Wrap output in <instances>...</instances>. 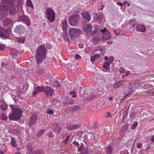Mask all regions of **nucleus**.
<instances>
[{
    "label": "nucleus",
    "mask_w": 154,
    "mask_h": 154,
    "mask_svg": "<svg viewBox=\"0 0 154 154\" xmlns=\"http://www.w3.org/2000/svg\"><path fill=\"white\" fill-rule=\"evenodd\" d=\"M0 117H1V119L3 120H6L8 118L6 115L4 113H1L0 114Z\"/></svg>",
    "instance_id": "29"
},
{
    "label": "nucleus",
    "mask_w": 154,
    "mask_h": 154,
    "mask_svg": "<svg viewBox=\"0 0 154 154\" xmlns=\"http://www.w3.org/2000/svg\"><path fill=\"white\" fill-rule=\"evenodd\" d=\"M55 132L59 133H60L61 131V129L59 126L58 125H56V128L53 129Z\"/></svg>",
    "instance_id": "31"
},
{
    "label": "nucleus",
    "mask_w": 154,
    "mask_h": 154,
    "mask_svg": "<svg viewBox=\"0 0 154 154\" xmlns=\"http://www.w3.org/2000/svg\"><path fill=\"white\" fill-rule=\"evenodd\" d=\"M46 49L43 45H40L37 49L35 58L37 63L39 64L41 63L43 60L45 58Z\"/></svg>",
    "instance_id": "2"
},
{
    "label": "nucleus",
    "mask_w": 154,
    "mask_h": 154,
    "mask_svg": "<svg viewBox=\"0 0 154 154\" xmlns=\"http://www.w3.org/2000/svg\"><path fill=\"white\" fill-rule=\"evenodd\" d=\"M110 116H111V115H110V113L109 112H107V115L106 116V118H107L109 117Z\"/></svg>",
    "instance_id": "64"
},
{
    "label": "nucleus",
    "mask_w": 154,
    "mask_h": 154,
    "mask_svg": "<svg viewBox=\"0 0 154 154\" xmlns=\"http://www.w3.org/2000/svg\"><path fill=\"white\" fill-rule=\"evenodd\" d=\"M70 94L72 95L71 97L73 98L75 97L76 96V94L74 91H71L70 92Z\"/></svg>",
    "instance_id": "41"
},
{
    "label": "nucleus",
    "mask_w": 154,
    "mask_h": 154,
    "mask_svg": "<svg viewBox=\"0 0 154 154\" xmlns=\"http://www.w3.org/2000/svg\"><path fill=\"white\" fill-rule=\"evenodd\" d=\"M16 40L19 43H23L25 41V38L24 37L22 38H17Z\"/></svg>",
    "instance_id": "34"
},
{
    "label": "nucleus",
    "mask_w": 154,
    "mask_h": 154,
    "mask_svg": "<svg viewBox=\"0 0 154 154\" xmlns=\"http://www.w3.org/2000/svg\"><path fill=\"white\" fill-rule=\"evenodd\" d=\"M137 30L139 31L144 32L146 30L145 26L140 24H138L136 27Z\"/></svg>",
    "instance_id": "20"
},
{
    "label": "nucleus",
    "mask_w": 154,
    "mask_h": 154,
    "mask_svg": "<svg viewBox=\"0 0 154 154\" xmlns=\"http://www.w3.org/2000/svg\"><path fill=\"white\" fill-rule=\"evenodd\" d=\"M80 16L77 14H72L68 18L69 23L72 26H75L80 19Z\"/></svg>",
    "instance_id": "6"
},
{
    "label": "nucleus",
    "mask_w": 154,
    "mask_h": 154,
    "mask_svg": "<svg viewBox=\"0 0 154 154\" xmlns=\"http://www.w3.org/2000/svg\"><path fill=\"white\" fill-rule=\"evenodd\" d=\"M26 154H43V151L41 149L37 150L33 152L31 144L28 143L26 147Z\"/></svg>",
    "instance_id": "7"
},
{
    "label": "nucleus",
    "mask_w": 154,
    "mask_h": 154,
    "mask_svg": "<svg viewBox=\"0 0 154 154\" xmlns=\"http://www.w3.org/2000/svg\"><path fill=\"white\" fill-rule=\"evenodd\" d=\"M26 5L28 6L31 8L32 9H33V6L31 0H27Z\"/></svg>",
    "instance_id": "30"
},
{
    "label": "nucleus",
    "mask_w": 154,
    "mask_h": 154,
    "mask_svg": "<svg viewBox=\"0 0 154 154\" xmlns=\"http://www.w3.org/2000/svg\"><path fill=\"white\" fill-rule=\"evenodd\" d=\"M137 122H135L131 126V129H134L137 126Z\"/></svg>",
    "instance_id": "42"
},
{
    "label": "nucleus",
    "mask_w": 154,
    "mask_h": 154,
    "mask_svg": "<svg viewBox=\"0 0 154 154\" xmlns=\"http://www.w3.org/2000/svg\"><path fill=\"white\" fill-rule=\"evenodd\" d=\"M18 20L19 22H23L26 24L27 26L30 25V20L28 17L25 15H23L18 17Z\"/></svg>",
    "instance_id": "10"
},
{
    "label": "nucleus",
    "mask_w": 154,
    "mask_h": 154,
    "mask_svg": "<svg viewBox=\"0 0 154 154\" xmlns=\"http://www.w3.org/2000/svg\"><path fill=\"white\" fill-rule=\"evenodd\" d=\"M70 138V136H68L66 137V138L63 140V142L65 144H66L67 142L68 141V140H69V139Z\"/></svg>",
    "instance_id": "43"
},
{
    "label": "nucleus",
    "mask_w": 154,
    "mask_h": 154,
    "mask_svg": "<svg viewBox=\"0 0 154 154\" xmlns=\"http://www.w3.org/2000/svg\"><path fill=\"white\" fill-rule=\"evenodd\" d=\"M91 24H85L83 25L82 29L87 34L91 33Z\"/></svg>",
    "instance_id": "14"
},
{
    "label": "nucleus",
    "mask_w": 154,
    "mask_h": 154,
    "mask_svg": "<svg viewBox=\"0 0 154 154\" xmlns=\"http://www.w3.org/2000/svg\"><path fill=\"white\" fill-rule=\"evenodd\" d=\"M142 144L140 143H138L137 144V148H140L142 147Z\"/></svg>",
    "instance_id": "54"
},
{
    "label": "nucleus",
    "mask_w": 154,
    "mask_h": 154,
    "mask_svg": "<svg viewBox=\"0 0 154 154\" xmlns=\"http://www.w3.org/2000/svg\"><path fill=\"white\" fill-rule=\"evenodd\" d=\"M15 10L14 7H12L11 9H9V13L10 14L13 15L15 13Z\"/></svg>",
    "instance_id": "36"
},
{
    "label": "nucleus",
    "mask_w": 154,
    "mask_h": 154,
    "mask_svg": "<svg viewBox=\"0 0 154 154\" xmlns=\"http://www.w3.org/2000/svg\"><path fill=\"white\" fill-rule=\"evenodd\" d=\"M7 108V107L6 106H2L1 107V108L4 111L6 110Z\"/></svg>",
    "instance_id": "56"
},
{
    "label": "nucleus",
    "mask_w": 154,
    "mask_h": 154,
    "mask_svg": "<svg viewBox=\"0 0 154 154\" xmlns=\"http://www.w3.org/2000/svg\"><path fill=\"white\" fill-rule=\"evenodd\" d=\"M144 84V83L143 82H140L139 83H137V86L140 88H144L145 87L144 86V85H143Z\"/></svg>",
    "instance_id": "35"
},
{
    "label": "nucleus",
    "mask_w": 154,
    "mask_h": 154,
    "mask_svg": "<svg viewBox=\"0 0 154 154\" xmlns=\"http://www.w3.org/2000/svg\"><path fill=\"white\" fill-rule=\"evenodd\" d=\"M94 97V95H89L88 96V98L90 99H92L93 97Z\"/></svg>",
    "instance_id": "58"
},
{
    "label": "nucleus",
    "mask_w": 154,
    "mask_h": 154,
    "mask_svg": "<svg viewBox=\"0 0 154 154\" xmlns=\"http://www.w3.org/2000/svg\"><path fill=\"white\" fill-rule=\"evenodd\" d=\"M4 30L0 33V37L4 39H9L11 31L10 30L5 29H4Z\"/></svg>",
    "instance_id": "11"
},
{
    "label": "nucleus",
    "mask_w": 154,
    "mask_h": 154,
    "mask_svg": "<svg viewBox=\"0 0 154 154\" xmlns=\"http://www.w3.org/2000/svg\"><path fill=\"white\" fill-rule=\"evenodd\" d=\"M36 119V117L35 115H34L32 116L30 119V123L29 125L31 126L35 122Z\"/></svg>",
    "instance_id": "22"
},
{
    "label": "nucleus",
    "mask_w": 154,
    "mask_h": 154,
    "mask_svg": "<svg viewBox=\"0 0 154 154\" xmlns=\"http://www.w3.org/2000/svg\"><path fill=\"white\" fill-rule=\"evenodd\" d=\"M127 96H126V94L125 95L122 97V98L121 99V100L123 101V100L126 97H127Z\"/></svg>",
    "instance_id": "62"
},
{
    "label": "nucleus",
    "mask_w": 154,
    "mask_h": 154,
    "mask_svg": "<svg viewBox=\"0 0 154 154\" xmlns=\"http://www.w3.org/2000/svg\"><path fill=\"white\" fill-rule=\"evenodd\" d=\"M67 103L72 104L73 103L74 100L73 99H68L66 101Z\"/></svg>",
    "instance_id": "44"
},
{
    "label": "nucleus",
    "mask_w": 154,
    "mask_h": 154,
    "mask_svg": "<svg viewBox=\"0 0 154 154\" xmlns=\"http://www.w3.org/2000/svg\"><path fill=\"white\" fill-rule=\"evenodd\" d=\"M46 112L49 115H51L53 113L54 111L53 110L49 108H48L46 110Z\"/></svg>",
    "instance_id": "37"
},
{
    "label": "nucleus",
    "mask_w": 154,
    "mask_h": 154,
    "mask_svg": "<svg viewBox=\"0 0 154 154\" xmlns=\"http://www.w3.org/2000/svg\"><path fill=\"white\" fill-rule=\"evenodd\" d=\"M45 13L49 21L52 23L55 20V14L54 11L51 8H48L45 11Z\"/></svg>",
    "instance_id": "4"
},
{
    "label": "nucleus",
    "mask_w": 154,
    "mask_h": 154,
    "mask_svg": "<svg viewBox=\"0 0 154 154\" xmlns=\"http://www.w3.org/2000/svg\"><path fill=\"white\" fill-rule=\"evenodd\" d=\"M125 70L124 68L122 67L120 68L119 69V72L121 73H123L125 72Z\"/></svg>",
    "instance_id": "46"
},
{
    "label": "nucleus",
    "mask_w": 154,
    "mask_h": 154,
    "mask_svg": "<svg viewBox=\"0 0 154 154\" xmlns=\"http://www.w3.org/2000/svg\"><path fill=\"white\" fill-rule=\"evenodd\" d=\"M135 91V90H131L129 91L126 94V96H129V95L131 94H132L134 91Z\"/></svg>",
    "instance_id": "49"
},
{
    "label": "nucleus",
    "mask_w": 154,
    "mask_h": 154,
    "mask_svg": "<svg viewBox=\"0 0 154 154\" xmlns=\"http://www.w3.org/2000/svg\"><path fill=\"white\" fill-rule=\"evenodd\" d=\"M55 86L56 87H59L60 86V85L57 81H56L55 82Z\"/></svg>",
    "instance_id": "52"
},
{
    "label": "nucleus",
    "mask_w": 154,
    "mask_h": 154,
    "mask_svg": "<svg viewBox=\"0 0 154 154\" xmlns=\"http://www.w3.org/2000/svg\"><path fill=\"white\" fill-rule=\"evenodd\" d=\"M117 4L119 5L121 7H122V4L120 2H117Z\"/></svg>",
    "instance_id": "60"
},
{
    "label": "nucleus",
    "mask_w": 154,
    "mask_h": 154,
    "mask_svg": "<svg viewBox=\"0 0 154 154\" xmlns=\"http://www.w3.org/2000/svg\"><path fill=\"white\" fill-rule=\"evenodd\" d=\"M113 148L109 145L106 147V154H112Z\"/></svg>",
    "instance_id": "23"
},
{
    "label": "nucleus",
    "mask_w": 154,
    "mask_h": 154,
    "mask_svg": "<svg viewBox=\"0 0 154 154\" xmlns=\"http://www.w3.org/2000/svg\"><path fill=\"white\" fill-rule=\"evenodd\" d=\"M81 15L83 19H85L87 22L90 21L91 16L90 13L88 11H85L82 12Z\"/></svg>",
    "instance_id": "13"
},
{
    "label": "nucleus",
    "mask_w": 154,
    "mask_h": 154,
    "mask_svg": "<svg viewBox=\"0 0 154 154\" xmlns=\"http://www.w3.org/2000/svg\"><path fill=\"white\" fill-rule=\"evenodd\" d=\"M2 66V70L3 72L6 73V75L9 74L11 68L10 65L5 62H2L1 64Z\"/></svg>",
    "instance_id": "8"
},
{
    "label": "nucleus",
    "mask_w": 154,
    "mask_h": 154,
    "mask_svg": "<svg viewBox=\"0 0 154 154\" xmlns=\"http://www.w3.org/2000/svg\"><path fill=\"white\" fill-rule=\"evenodd\" d=\"M64 33H63V38L67 42H69V39L68 37V35L67 31H63Z\"/></svg>",
    "instance_id": "25"
},
{
    "label": "nucleus",
    "mask_w": 154,
    "mask_h": 154,
    "mask_svg": "<svg viewBox=\"0 0 154 154\" xmlns=\"http://www.w3.org/2000/svg\"><path fill=\"white\" fill-rule=\"evenodd\" d=\"M11 143L13 146L15 147L17 149V145L16 143V140L14 138H11Z\"/></svg>",
    "instance_id": "28"
},
{
    "label": "nucleus",
    "mask_w": 154,
    "mask_h": 154,
    "mask_svg": "<svg viewBox=\"0 0 154 154\" xmlns=\"http://www.w3.org/2000/svg\"><path fill=\"white\" fill-rule=\"evenodd\" d=\"M44 87V91L46 95L47 96H51L54 92L53 90L51 88L48 86H46Z\"/></svg>",
    "instance_id": "15"
},
{
    "label": "nucleus",
    "mask_w": 154,
    "mask_h": 154,
    "mask_svg": "<svg viewBox=\"0 0 154 154\" xmlns=\"http://www.w3.org/2000/svg\"><path fill=\"white\" fill-rule=\"evenodd\" d=\"M12 22V20L11 18H7L4 23V25L5 26H8L11 24Z\"/></svg>",
    "instance_id": "26"
},
{
    "label": "nucleus",
    "mask_w": 154,
    "mask_h": 154,
    "mask_svg": "<svg viewBox=\"0 0 154 154\" xmlns=\"http://www.w3.org/2000/svg\"><path fill=\"white\" fill-rule=\"evenodd\" d=\"M135 114L134 113H132L130 115L131 118L132 119H134Z\"/></svg>",
    "instance_id": "50"
},
{
    "label": "nucleus",
    "mask_w": 154,
    "mask_h": 154,
    "mask_svg": "<svg viewBox=\"0 0 154 154\" xmlns=\"http://www.w3.org/2000/svg\"><path fill=\"white\" fill-rule=\"evenodd\" d=\"M100 51L101 52L102 51L103 52L104 51V49L102 46H98L95 49V51Z\"/></svg>",
    "instance_id": "33"
},
{
    "label": "nucleus",
    "mask_w": 154,
    "mask_h": 154,
    "mask_svg": "<svg viewBox=\"0 0 154 154\" xmlns=\"http://www.w3.org/2000/svg\"><path fill=\"white\" fill-rule=\"evenodd\" d=\"M17 0H2L1 4L0 5V11H8L9 4L13 5V3L16 2Z\"/></svg>",
    "instance_id": "3"
},
{
    "label": "nucleus",
    "mask_w": 154,
    "mask_h": 154,
    "mask_svg": "<svg viewBox=\"0 0 154 154\" xmlns=\"http://www.w3.org/2000/svg\"><path fill=\"white\" fill-rule=\"evenodd\" d=\"M28 87L29 85L27 83L20 84L19 86V91L22 93H24L27 91Z\"/></svg>",
    "instance_id": "12"
},
{
    "label": "nucleus",
    "mask_w": 154,
    "mask_h": 154,
    "mask_svg": "<svg viewBox=\"0 0 154 154\" xmlns=\"http://www.w3.org/2000/svg\"><path fill=\"white\" fill-rule=\"evenodd\" d=\"M137 83L136 82H134V85H133V89L134 88H137L138 87L137 86Z\"/></svg>",
    "instance_id": "55"
},
{
    "label": "nucleus",
    "mask_w": 154,
    "mask_h": 154,
    "mask_svg": "<svg viewBox=\"0 0 154 154\" xmlns=\"http://www.w3.org/2000/svg\"><path fill=\"white\" fill-rule=\"evenodd\" d=\"M45 132V130L43 129H41L39 130L37 133V135L38 136L40 137L41 135Z\"/></svg>",
    "instance_id": "38"
},
{
    "label": "nucleus",
    "mask_w": 154,
    "mask_h": 154,
    "mask_svg": "<svg viewBox=\"0 0 154 154\" xmlns=\"http://www.w3.org/2000/svg\"><path fill=\"white\" fill-rule=\"evenodd\" d=\"M100 55H95L94 56L91 57V61L93 62L98 57H100Z\"/></svg>",
    "instance_id": "32"
},
{
    "label": "nucleus",
    "mask_w": 154,
    "mask_h": 154,
    "mask_svg": "<svg viewBox=\"0 0 154 154\" xmlns=\"http://www.w3.org/2000/svg\"><path fill=\"white\" fill-rule=\"evenodd\" d=\"M25 29L23 26L20 25L16 27L14 31L17 33L19 34L23 33Z\"/></svg>",
    "instance_id": "16"
},
{
    "label": "nucleus",
    "mask_w": 154,
    "mask_h": 154,
    "mask_svg": "<svg viewBox=\"0 0 154 154\" xmlns=\"http://www.w3.org/2000/svg\"><path fill=\"white\" fill-rule=\"evenodd\" d=\"M75 58L76 60H78L81 58L80 56L78 54H76L75 56Z\"/></svg>",
    "instance_id": "51"
},
{
    "label": "nucleus",
    "mask_w": 154,
    "mask_h": 154,
    "mask_svg": "<svg viewBox=\"0 0 154 154\" xmlns=\"http://www.w3.org/2000/svg\"><path fill=\"white\" fill-rule=\"evenodd\" d=\"M44 87H38L36 88L35 90L34 91L32 95L33 96L35 95L36 94L40 92L44 91Z\"/></svg>",
    "instance_id": "18"
},
{
    "label": "nucleus",
    "mask_w": 154,
    "mask_h": 154,
    "mask_svg": "<svg viewBox=\"0 0 154 154\" xmlns=\"http://www.w3.org/2000/svg\"><path fill=\"white\" fill-rule=\"evenodd\" d=\"M93 41L94 42H96L97 43H98L100 41V39L99 38H96L94 37Z\"/></svg>",
    "instance_id": "47"
},
{
    "label": "nucleus",
    "mask_w": 154,
    "mask_h": 154,
    "mask_svg": "<svg viewBox=\"0 0 154 154\" xmlns=\"http://www.w3.org/2000/svg\"><path fill=\"white\" fill-rule=\"evenodd\" d=\"M12 112L10 113L8 117L10 120L17 121L19 120L22 116V111L18 106L11 105Z\"/></svg>",
    "instance_id": "1"
},
{
    "label": "nucleus",
    "mask_w": 154,
    "mask_h": 154,
    "mask_svg": "<svg viewBox=\"0 0 154 154\" xmlns=\"http://www.w3.org/2000/svg\"><path fill=\"white\" fill-rule=\"evenodd\" d=\"M136 24V23L134 19H133L130 20L129 21V24L131 25V27L132 28V32L134 31V28H133V27H134Z\"/></svg>",
    "instance_id": "27"
},
{
    "label": "nucleus",
    "mask_w": 154,
    "mask_h": 154,
    "mask_svg": "<svg viewBox=\"0 0 154 154\" xmlns=\"http://www.w3.org/2000/svg\"><path fill=\"white\" fill-rule=\"evenodd\" d=\"M49 137L51 138L52 137V132H51L50 134H49Z\"/></svg>",
    "instance_id": "63"
},
{
    "label": "nucleus",
    "mask_w": 154,
    "mask_h": 154,
    "mask_svg": "<svg viewBox=\"0 0 154 154\" xmlns=\"http://www.w3.org/2000/svg\"><path fill=\"white\" fill-rule=\"evenodd\" d=\"M72 143L74 145L77 146H79V144L78 142L75 141L73 142Z\"/></svg>",
    "instance_id": "57"
},
{
    "label": "nucleus",
    "mask_w": 154,
    "mask_h": 154,
    "mask_svg": "<svg viewBox=\"0 0 154 154\" xmlns=\"http://www.w3.org/2000/svg\"><path fill=\"white\" fill-rule=\"evenodd\" d=\"M5 47V45H4L0 43V50H4Z\"/></svg>",
    "instance_id": "48"
},
{
    "label": "nucleus",
    "mask_w": 154,
    "mask_h": 154,
    "mask_svg": "<svg viewBox=\"0 0 154 154\" xmlns=\"http://www.w3.org/2000/svg\"><path fill=\"white\" fill-rule=\"evenodd\" d=\"M100 31L103 33L102 38L103 41H105L111 38V35L109 32L105 28H104L103 29L100 30Z\"/></svg>",
    "instance_id": "9"
},
{
    "label": "nucleus",
    "mask_w": 154,
    "mask_h": 154,
    "mask_svg": "<svg viewBox=\"0 0 154 154\" xmlns=\"http://www.w3.org/2000/svg\"><path fill=\"white\" fill-rule=\"evenodd\" d=\"M17 53V51L16 49H14L12 50L11 51V54L14 56L16 55Z\"/></svg>",
    "instance_id": "45"
},
{
    "label": "nucleus",
    "mask_w": 154,
    "mask_h": 154,
    "mask_svg": "<svg viewBox=\"0 0 154 154\" xmlns=\"http://www.w3.org/2000/svg\"><path fill=\"white\" fill-rule=\"evenodd\" d=\"M4 30V29L3 28H2V27H1V26H0V33H1V32Z\"/></svg>",
    "instance_id": "61"
},
{
    "label": "nucleus",
    "mask_w": 154,
    "mask_h": 154,
    "mask_svg": "<svg viewBox=\"0 0 154 154\" xmlns=\"http://www.w3.org/2000/svg\"><path fill=\"white\" fill-rule=\"evenodd\" d=\"M69 35L70 38L72 39L79 35L81 33V31L79 29L70 28L69 29Z\"/></svg>",
    "instance_id": "5"
},
{
    "label": "nucleus",
    "mask_w": 154,
    "mask_h": 154,
    "mask_svg": "<svg viewBox=\"0 0 154 154\" xmlns=\"http://www.w3.org/2000/svg\"><path fill=\"white\" fill-rule=\"evenodd\" d=\"M79 108L78 106H72L70 109V110L73 111L77 110Z\"/></svg>",
    "instance_id": "39"
},
{
    "label": "nucleus",
    "mask_w": 154,
    "mask_h": 154,
    "mask_svg": "<svg viewBox=\"0 0 154 154\" xmlns=\"http://www.w3.org/2000/svg\"><path fill=\"white\" fill-rule=\"evenodd\" d=\"M130 72L129 71H128L126 72L125 75L126 76H128L130 74Z\"/></svg>",
    "instance_id": "59"
},
{
    "label": "nucleus",
    "mask_w": 154,
    "mask_h": 154,
    "mask_svg": "<svg viewBox=\"0 0 154 154\" xmlns=\"http://www.w3.org/2000/svg\"><path fill=\"white\" fill-rule=\"evenodd\" d=\"M36 73L39 75H41L44 73V71L42 69H39L36 71Z\"/></svg>",
    "instance_id": "40"
},
{
    "label": "nucleus",
    "mask_w": 154,
    "mask_h": 154,
    "mask_svg": "<svg viewBox=\"0 0 154 154\" xmlns=\"http://www.w3.org/2000/svg\"><path fill=\"white\" fill-rule=\"evenodd\" d=\"M133 85H134V82H131V83H130L128 85V88L130 89H133Z\"/></svg>",
    "instance_id": "53"
},
{
    "label": "nucleus",
    "mask_w": 154,
    "mask_h": 154,
    "mask_svg": "<svg viewBox=\"0 0 154 154\" xmlns=\"http://www.w3.org/2000/svg\"><path fill=\"white\" fill-rule=\"evenodd\" d=\"M113 59L112 57H109L108 61L103 64V67L106 69H109L110 68V65L113 61Z\"/></svg>",
    "instance_id": "17"
},
{
    "label": "nucleus",
    "mask_w": 154,
    "mask_h": 154,
    "mask_svg": "<svg viewBox=\"0 0 154 154\" xmlns=\"http://www.w3.org/2000/svg\"><path fill=\"white\" fill-rule=\"evenodd\" d=\"M80 127V124L72 125L67 126V129L69 130H73L79 128Z\"/></svg>",
    "instance_id": "19"
},
{
    "label": "nucleus",
    "mask_w": 154,
    "mask_h": 154,
    "mask_svg": "<svg viewBox=\"0 0 154 154\" xmlns=\"http://www.w3.org/2000/svg\"><path fill=\"white\" fill-rule=\"evenodd\" d=\"M103 15H98L95 18V20L96 23H101L103 17Z\"/></svg>",
    "instance_id": "21"
},
{
    "label": "nucleus",
    "mask_w": 154,
    "mask_h": 154,
    "mask_svg": "<svg viewBox=\"0 0 154 154\" xmlns=\"http://www.w3.org/2000/svg\"><path fill=\"white\" fill-rule=\"evenodd\" d=\"M62 26L63 31H66L67 28V23L66 20H64L62 23Z\"/></svg>",
    "instance_id": "24"
}]
</instances>
